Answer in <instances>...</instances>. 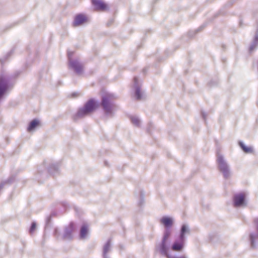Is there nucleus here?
<instances>
[{"mask_svg":"<svg viewBox=\"0 0 258 258\" xmlns=\"http://www.w3.org/2000/svg\"><path fill=\"white\" fill-rule=\"evenodd\" d=\"M116 99V96L111 93H106L102 96L100 105L106 116L110 117L113 116L117 108L114 102Z\"/></svg>","mask_w":258,"mask_h":258,"instance_id":"f257e3e1","label":"nucleus"},{"mask_svg":"<svg viewBox=\"0 0 258 258\" xmlns=\"http://www.w3.org/2000/svg\"><path fill=\"white\" fill-rule=\"evenodd\" d=\"M96 108V102L93 99H89L82 107L80 108L73 115L75 121L83 118L93 112Z\"/></svg>","mask_w":258,"mask_h":258,"instance_id":"f03ea898","label":"nucleus"},{"mask_svg":"<svg viewBox=\"0 0 258 258\" xmlns=\"http://www.w3.org/2000/svg\"><path fill=\"white\" fill-rule=\"evenodd\" d=\"M216 156V163L218 170L222 173L224 178H229L231 175L229 164L223 156L219 152H217Z\"/></svg>","mask_w":258,"mask_h":258,"instance_id":"7ed1b4c3","label":"nucleus"},{"mask_svg":"<svg viewBox=\"0 0 258 258\" xmlns=\"http://www.w3.org/2000/svg\"><path fill=\"white\" fill-rule=\"evenodd\" d=\"M171 233L170 228H165L163 238L161 243L159 245L158 249L161 253H166V251L169 249V245L168 239Z\"/></svg>","mask_w":258,"mask_h":258,"instance_id":"20e7f679","label":"nucleus"},{"mask_svg":"<svg viewBox=\"0 0 258 258\" xmlns=\"http://www.w3.org/2000/svg\"><path fill=\"white\" fill-rule=\"evenodd\" d=\"M254 224L256 230L251 232L249 235L250 245L253 248L258 244V217L254 219Z\"/></svg>","mask_w":258,"mask_h":258,"instance_id":"39448f33","label":"nucleus"},{"mask_svg":"<svg viewBox=\"0 0 258 258\" xmlns=\"http://www.w3.org/2000/svg\"><path fill=\"white\" fill-rule=\"evenodd\" d=\"M75 224L71 222L69 225L66 227L64 232L61 235V239L63 240H70L73 239V233L75 230Z\"/></svg>","mask_w":258,"mask_h":258,"instance_id":"423d86ee","label":"nucleus"},{"mask_svg":"<svg viewBox=\"0 0 258 258\" xmlns=\"http://www.w3.org/2000/svg\"><path fill=\"white\" fill-rule=\"evenodd\" d=\"M69 65L77 74L80 75L82 74L84 70L83 64L78 59L71 60Z\"/></svg>","mask_w":258,"mask_h":258,"instance_id":"0eeeda50","label":"nucleus"},{"mask_svg":"<svg viewBox=\"0 0 258 258\" xmlns=\"http://www.w3.org/2000/svg\"><path fill=\"white\" fill-rule=\"evenodd\" d=\"M185 241V240L178 237L171 245V250L174 251H181L184 247Z\"/></svg>","mask_w":258,"mask_h":258,"instance_id":"6e6552de","label":"nucleus"},{"mask_svg":"<svg viewBox=\"0 0 258 258\" xmlns=\"http://www.w3.org/2000/svg\"><path fill=\"white\" fill-rule=\"evenodd\" d=\"M134 88L135 89V97L138 100L142 99L143 94L141 91V86L139 81L137 77H134Z\"/></svg>","mask_w":258,"mask_h":258,"instance_id":"1a4fd4ad","label":"nucleus"},{"mask_svg":"<svg viewBox=\"0 0 258 258\" xmlns=\"http://www.w3.org/2000/svg\"><path fill=\"white\" fill-rule=\"evenodd\" d=\"M88 21L87 17L83 14H79L75 16L73 22L74 27H78L83 25Z\"/></svg>","mask_w":258,"mask_h":258,"instance_id":"9d476101","label":"nucleus"},{"mask_svg":"<svg viewBox=\"0 0 258 258\" xmlns=\"http://www.w3.org/2000/svg\"><path fill=\"white\" fill-rule=\"evenodd\" d=\"M233 203L235 207L244 206L245 205L244 194L240 193L235 195L233 197Z\"/></svg>","mask_w":258,"mask_h":258,"instance_id":"9b49d317","label":"nucleus"},{"mask_svg":"<svg viewBox=\"0 0 258 258\" xmlns=\"http://www.w3.org/2000/svg\"><path fill=\"white\" fill-rule=\"evenodd\" d=\"M189 233L190 229L188 226L185 224H184L181 227L180 233L178 237L186 240L185 235L188 234Z\"/></svg>","mask_w":258,"mask_h":258,"instance_id":"f8f14e48","label":"nucleus"},{"mask_svg":"<svg viewBox=\"0 0 258 258\" xmlns=\"http://www.w3.org/2000/svg\"><path fill=\"white\" fill-rule=\"evenodd\" d=\"M111 248V239H109L103 247V258H108L107 253L110 251Z\"/></svg>","mask_w":258,"mask_h":258,"instance_id":"ddd939ff","label":"nucleus"},{"mask_svg":"<svg viewBox=\"0 0 258 258\" xmlns=\"http://www.w3.org/2000/svg\"><path fill=\"white\" fill-rule=\"evenodd\" d=\"M160 222L164 225L165 228H170L173 223V219L168 217H163L160 219Z\"/></svg>","mask_w":258,"mask_h":258,"instance_id":"4468645a","label":"nucleus"},{"mask_svg":"<svg viewBox=\"0 0 258 258\" xmlns=\"http://www.w3.org/2000/svg\"><path fill=\"white\" fill-rule=\"evenodd\" d=\"M92 3L97 10H104L106 8V5L101 0H92Z\"/></svg>","mask_w":258,"mask_h":258,"instance_id":"2eb2a0df","label":"nucleus"},{"mask_svg":"<svg viewBox=\"0 0 258 258\" xmlns=\"http://www.w3.org/2000/svg\"><path fill=\"white\" fill-rule=\"evenodd\" d=\"M88 233V226L86 224H84L81 227L80 232V237L81 239H84L86 237Z\"/></svg>","mask_w":258,"mask_h":258,"instance_id":"dca6fc26","label":"nucleus"},{"mask_svg":"<svg viewBox=\"0 0 258 258\" xmlns=\"http://www.w3.org/2000/svg\"><path fill=\"white\" fill-rule=\"evenodd\" d=\"M48 172L53 175L58 173V164L57 163L51 164L48 169Z\"/></svg>","mask_w":258,"mask_h":258,"instance_id":"f3484780","label":"nucleus"},{"mask_svg":"<svg viewBox=\"0 0 258 258\" xmlns=\"http://www.w3.org/2000/svg\"><path fill=\"white\" fill-rule=\"evenodd\" d=\"M258 45V32L257 31L255 34L253 41L250 44L249 48L250 51H252L254 49L256 46Z\"/></svg>","mask_w":258,"mask_h":258,"instance_id":"a211bd4d","label":"nucleus"},{"mask_svg":"<svg viewBox=\"0 0 258 258\" xmlns=\"http://www.w3.org/2000/svg\"><path fill=\"white\" fill-rule=\"evenodd\" d=\"M39 122L38 120H36V119L33 120L32 121H31L30 122L29 125L27 128V131L28 132H31V131H33L36 127V126L39 124Z\"/></svg>","mask_w":258,"mask_h":258,"instance_id":"6ab92c4d","label":"nucleus"},{"mask_svg":"<svg viewBox=\"0 0 258 258\" xmlns=\"http://www.w3.org/2000/svg\"><path fill=\"white\" fill-rule=\"evenodd\" d=\"M239 145L245 153H250L252 152V148L250 147L245 146L242 142H239Z\"/></svg>","mask_w":258,"mask_h":258,"instance_id":"aec40b11","label":"nucleus"},{"mask_svg":"<svg viewBox=\"0 0 258 258\" xmlns=\"http://www.w3.org/2000/svg\"><path fill=\"white\" fill-rule=\"evenodd\" d=\"M162 255L165 256L167 258H187V257L183 255L179 256H176L175 255H173L171 252L169 250H166V253H161Z\"/></svg>","mask_w":258,"mask_h":258,"instance_id":"412c9836","label":"nucleus"},{"mask_svg":"<svg viewBox=\"0 0 258 258\" xmlns=\"http://www.w3.org/2000/svg\"><path fill=\"white\" fill-rule=\"evenodd\" d=\"M130 120L132 123L135 126L139 127L140 125V120L138 117L134 115L130 116Z\"/></svg>","mask_w":258,"mask_h":258,"instance_id":"4be33fe9","label":"nucleus"},{"mask_svg":"<svg viewBox=\"0 0 258 258\" xmlns=\"http://www.w3.org/2000/svg\"><path fill=\"white\" fill-rule=\"evenodd\" d=\"M53 236L57 239H61V236L60 235L58 229L57 228H55L53 231Z\"/></svg>","mask_w":258,"mask_h":258,"instance_id":"5701e85b","label":"nucleus"},{"mask_svg":"<svg viewBox=\"0 0 258 258\" xmlns=\"http://www.w3.org/2000/svg\"><path fill=\"white\" fill-rule=\"evenodd\" d=\"M51 215L47 217L45 220V230H46L47 228L49 227V224L51 221Z\"/></svg>","mask_w":258,"mask_h":258,"instance_id":"b1692460","label":"nucleus"},{"mask_svg":"<svg viewBox=\"0 0 258 258\" xmlns=\"http://www.w3.org/2000/svg\"><path fill=\"white\" fill-rule=\"evenodd\" d=\"M36 227V224L35 222H34L32 223L31 226L30 228L29 232L30 233H32L34 232V231L35 230Z\"/></svg>","mask_w":258,"mask_h":258,"instance_id":"393cba45","label":"nucleus"},{"mask_svg":"<svg viewBox=\"0 0 258 258\" xmlns=\"http://www.w3.org/2000/svg\"><path fill=\"white\" fill-rule=\"evenodd\" d=\"M73 55V52L72 51H68V60H69V63L70 62V61L71 60H73L72 59V56Z\"/></svg>","mask_w":258,"mask_h":258,"instance_id":"a878e982","label":"nucleus"},{"mask_svg":"<svg viewBox=\"0 0 258 258\" xmlns=\"http://www.w3.org/2000/svg\"><path fill=\"white\" fill-rule=\"evenodd\" d=\"M140 205L141 204L142 201H143V191H140Z\"/></svg>","mask_w":258,"mask_h":258,"instance_id":"bb28decb","label":"nucleus"},{"mask_svg":"<svg viewBox=\"0 0 258 258\" xmlns=\"http://www.w3.org/2000/svg\"><path fill=\"white\" fill-rule=\"evenodd\" d=\"M201 115H202L203 118L205 120L206 118V116H207L206 113L205 112L202 111L201 112Z\"/></svg>","mask_w":258,"mask_h":258,"instance_id":"cd10ccee","label":"nucleus"},{"mask_svg":"<svg viewBox=\"0 0 258 258\" xmlns=\"http://www.w3.org/2000/svg\"><path fill=\"white\" fill-rule=\"evenodd\" d=\"M12 53V50L10 52H9L8 53V55H10L11 54V53Z\"/></svg>","mask_w":258,"mask_h":258,"instance_id":"c85d7f7f","label":"nucleus"},{"mask_svg":"<svg viewBox=\"0 0 258 258\" xmlns=\"http://www.w3.org/2000/svg\"><path fill=\"white\" fill-rule=\"evenodd\" d=\"M64 208H67V205H66V204H64Z\"/></svg>","mask_w":258,"mask_h":258,"instance_id":"c756f323","label":"nucleus"}]
</instances>
